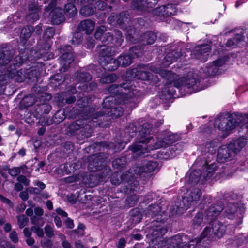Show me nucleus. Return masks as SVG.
<instances>
[{
  "label": "nucleus",
  "mask_w": 248,
  "mask_h": 248,
  "mask_svg": "<svg viewBox=\"0 0 248 248\" xmlns=\"http://www.w3.org/2000/svg\"><path fill=\"white\" fill-rule=\"evenodd\" d=\"M33 228L35 229V232L39 237H42L43 236L44 232L42 229L36 227H34Z\"/></svg>",
  "instance_id": "obj_54"
},
{
  "label": "nucleus",
  "mask_w": 248,
  "mask_h": 248,
  "mask_svg": "<svg viewBox=\"0 0 248 248\" xmlns=\"http://www.w3.org/2000/svg\"><path fill=\"white\" fill-rule=\"evenodd\" d=\"M94 9L95 8L92 5L89 4L87 6H83L80 10V13L84 16H89L94 13Z\"/></svg>",
  "instance_id": "obj_34"
},
{
  "label": "nucleus",
  "mask_w": 248,
  "mask_h": 248,
  "mask_svg": "<svg viewBox=\"0 0 248 248\" xmlns=\"http://www.w3.org/2000/svg\"><path fill=\"white\" fill-rule=\"evenodd\" d=\"M76 165L75 163H66L64 166L65 171L66 173H70L74 172L76 169Z\"/></svg>",
  "instance_id": "obj_42"
},
{
  "label": "nucleus",
  "mask_w": 248,
  "mask_h": 248,
  "mask_svg": "<svg viewBox=\"0 0 248 248\" xmlns=\"http://www.w3.org/2000/svg\"><path fill=\"white\" fill-rule=\"evenodd\" d=\"M30 100L31 101V103H30L29 104H27L26 105L27 106H31V105H32L34 103V98L32 97H31V96H28V97L24 98L23 102H26V100Z\"/></svg>",
  "instance_id": "obj_58"
},
{
  "label": "nucleus",
  "mask_w": 248,
  "mask_h": 248,
  "mask_svg": "<svg viewBox=\"0 0 248 248\" xmlns=\"http://www.w3.org/2000/svg\"><path fill=\"white\" fill-rule=\"evenodd\" d=\"M174 53V52H172L166 55L162 62L163 66L166 67L169 66L174 61H175L178 58V57L184 58L186 56L185 54H184L185 53H182L181 55L177 54L176 52H175V54Z\"/></svg>",
  "instance_id": "obj_24"
},
{
  "label": "nucleus",
  "mask_w": 248,
  "mask_h": 248,
  "mask_svg": "<svg viewBox=\"0 0 248 248\" xmlns=\"http://www.w3.org/2000/svg\"><path fill=\"white\" fill-rule=\"evenodd\" d=\"M115 33L117 36L115 39V45L117 46H119L121 44L123 39L121 31H116Z\"/></svg>",
  "instance_id": "obj_43"
},
{
  "label": "nucleus",
  "mask_w": 248,
  "mask_h": 248,
  "mask_svg": "<svg viewBox=\"0 0 248 248\" xmlns=\"http://www.w3.org/2000/svg\"><path fill=\"white\" fill-rule=\"evenodd\" d=\"M15 188L16 190L19 191L22 189L23 186L19 183H17L15 185Z\"/></svg>",
  "instance_id": "obj_63"
},
{
  "label": "nucleus",
  "mask_w": 248,
  "mask_h": 248,
  "mask_svg": "<svg viewBox=\"0 0 248 248\" xmlns=\"http://www.w3.org/2000/svg\"><path fill=\"white\" fill-rule=\"evenodd\" d=\"M81 125L80 121L77 120L70 126V128L71 130H77L80 128Z\"/></svg>",
  "instance_id": "obj_48"
},
{
  "label": "nucleus",
  "mask_w": 248,
  "mask_h": 248,
  "mask_svg": "<svg viewBox=\"0 0 248 248\" xmlns=\"http://www.w3.org/2000/svg\"><path fill=\"white\" fill-rule=\"evenodd\" d=\"M54 222L56 225L57 227H60L62 225V222L60 218V217L58 216H55L54 217Z\"/></svg>",
  "instance_id": "obj_60"
},
{
  "label": "nucleus",
  "mask_w": 248,
  "mask_h": 248,
  "mask_svg": "<svg viewBox=\"0 0 248 248\" xmlns=\"http://www.w3.org/2000/svg\"><path fill=\"white\" fill-rule=\"evenodd\" d=\"M88 104V102L86 97H82L77 101V104L80 108H84Z\"/></svg>",
  "instance_id": "obj_45"
},
{
  "label": "nucleus",
  "mask_w": 248,
  "mask_h": 248,
  "mask_svg": "<svg viewBox=\"0 0 248 248\" xmlns=\"http://www.w3.org/2000/svg\"><path fill=\"white\" fill-rule=\"evenodd\" d=\"M211 48L208 45H203L201 46H196L195 48L193 55L194 58L200 60L201 61L204 62L206 60L207 53Z\"/></svg>",
  "instance_id": "obj_17"
},
{
  "label": "nucleus",
  "mask_w": 248,
  "mask_h": 248,
  "mask_svg": "<svg viewBox=\"0 0 248 248\" xmlns=\"http://www.w3.org/2000/svg\"><path fill=\"white\" fill-rule=\"evenodd\" d=\"M134 80L130 81L128 83H124L121 85L115 84L112 85L109 91L110 93L116 95V97L114 99L112 97H108L106 98L103 101V107L109 109L110 107V103L113 101H116V103L126 104L135 103L136 98L138 97L137 94V90L134 89L132 87L134 84Z\"/></svg>",
  "instance_id": "obj_5"
},
{
  "label": "nucleus",
  "mask_w": 248,
  "mask_h": 248,
  "mask_svg": "<svg viewBox=\"0 0 248 248\" xmlns=\"http://www.w3.org/2000/svg\"><path fill=\"white\" fill-rule=\"evenodd\" d=\"M159 170L158 164L156 161H145L142 165L131 169L126 171L125 174H122L121 172L114 173L111 179L112 184L115 185L119 184L122 181L127 183V190L137 191L138 188L139 183L136 179L138 176L141 175L143 173H153L157 172Z\"/></svg>",
  "instance_id": "obj_3"
},
{
  "label": "nucleus",
  "mask_w": 248,
  "mask_h": 248,
  "mask_svg": "<svg viewBox=\"0 0 248 248\" xmlns=\"http://www.w3.org/2000/svg\"><path fill=\"white\" fill-rule=\"evenodd\" d=\"M65 225L67 227L72 229L74 227V223L72 220L68 218L65 221Z\"/></svg>",
  "instance_id": "obj_55"
},
{
  "label": "nucleus",
  "mask_w": 248,
  "mask_h": 248,
  "mask_svg": "<svg viewBox=\"0 0 248 248\" xmlns=\"http://www.w3.org/2000/svg\"><path fill=\"white\" fill-rule=\"evenodd\" d=\"M234 155L232 150L230 148V144L227 146L222 145L218 150L217 160L220 163L226 161L227 159Z\"/></svg>",
  "instance_id": "obj_16"
},
{
  "label": "nucleus",
  "mask_w": 248,
  "mask_h": 248,
  "mask_svg": "<svg viewBox=\"0 0 248 248\" xmlns=\"http://www.w3.org/2000/svg\"><path fill=\"white\" fill-rule=\"evenodd\" d=\"M28 239L26 240V243L29 246L32 245L34 243V239L30 237H28Z\"/></svg>",
  "instance_id": "obj_64"
},
{
  "label": "nucleus",
  "mask_w": 248,
  "mask_h": 248,
  "mask_svg": "<svg viewBox=\"0 0 248 248\" xmlns=\"http://www.w3.org/2000/svg\"><path fill=\"white\" fill-rule=\"evenodd\" d=\"M83 39L82 34L80 32H77L73 34L71 42L73 45H78Z\"/></svg>",
  "instance_id": "obj_39"
},
{
  "label": "nucleus",
  "mask_w": 248,
  "mask_h": 248,
  "mask_svg": "<svg viewBox=\"0 0 248 248\" xmlns=\"http://www.w3.org/2000/svg\"><path fill=\"white\" fill-rule=\"evenodd\" d=\"M217 144L218 142L217 140L208 142L206 143L204 149L202 151L204 152H209L213 154L215 151V149H214L217 146Z\"/></svg>",
  "instance_id": "obj_33"
},
{
  "label": "nucleus",
  "mask_w": 248,
  "mask_h": 248,
  "mask_svg": "<svg viewBox=\"0 0 248 248\" xmlns=\"http://www.w3.org/2000/svg\"><path fill=\"white\" fill-rule=\"evenodd\" d=\"M51 22L54 24H59L64 20L63 13L61 9L56 8L50 13Z\"/></svg>",
  "instance_id": "obj_19"
},
{
  "label": "nucleus",
  "mask_w": 248,
  "mask_h": 248,
  "mask_svg": "<svg viewBox=\"0 0 248 248\" xmlns=\"http://www.w3.org/2000/svg\"><path fill=\"white\" fill-rule=\"evenodd\" d=\"M106 27L101 26L98 27L95 34V37L96 39H100L103 43H114V39L109 32H105L106 31Z\"/></svg>",
  "instance_id": "obj_15"
},
{
  "label": "nucleus",
  "mask_w": 248,
  "mask_h": 248,
  "mask_svg": "<svg viewBox=\"0 0 248 248\" xmlns=\"http://www.w3.org/2000/svg\"><path fill=\"white\" fill-rule=\"evenodd\" d=\"M98 111L94 112V109H91L89 112L86 114L87 118H85V119L89 120V123H90L91 124H93V126H97L98 124L96 116L98 115Z\"/></svg>",
  "instance_id": "obj_29"
},
{
  "label": "nucleus",
  "mask_w": 248,
  "mask_h": 248,
  "mask_svg": "<svg viewBox=\"0 0 248 248\" xmlns=\"http://www.w3.org/2000/svg\"><path fill=\"white\" fill-rule=\"evenodd\" d=\"M23 232H24V234L25 235V236H26V237H30V236L31 235V231L30 229H29V228H25L24 230H23Z\"/></svg>",
  "instance_id": "obj_59"
},
{
  "label": "nucleus",
  "mask_w": 248,
  "mask_h": 248,
  "mask_svg": "<svg viewBox=\"0 0 248 248\" xmlns=\"http://www.w3.org/2000/svg\"><path fill=\"white\" fill-rule=\"evenodd\" d=\"M115 48L112 46H107L103 45L97 48V51L100 55V65L104 69L108 70H115L119 65L126 67L129 65L133 59L138 57L140 50L136 47H132L128 52V55L123 54L120 56L117 60H114L111 57L115 54Z\"/></svg>",
  "instance_id": "obj_2"
},
{
  "label": "nucleus",
  "mask_w": 248,
  "mask_h": 248,
  "mask_svg": "<svg viewBox=\"0 0 248 248\" xmlns=\"http://www.w3.org/2000/svg\"><path fill=\"white\" fill-rule=\"evenodd\" d=\"M32 31V27L27 26L23 28L21 31V38L24 40H27L31 35Z\"/></svg>",
  "instance_id": "obj_37"
},
{
  "label": "nucleus",
  "mask_w": 248,
  "mask_h": 248,
  "mask_svg": "<svg viewBox=\"0 0 248 248\" xmlns=\"http://www.w3.org/2000/svg\"><path fill=\"white\" fill-rule=\"evenodd\" d=\"M78 0H67L69 2L65 5L64 14L69 17L74 16L77 13V9L72 2L76 3Z\"/></svg>",
  "instance_id": "obj_26"
},
{
  "label": "nucleus",
  "mask_w": 248,
  "mask_h": 248,
  "mask_svg": "<svg viewBox=\"0 0 248 248\" xmlns=\"http://www.w3.org/2000/svg\"><path fill=\"white\" fill-rule=\"evenodd\" d=\"M0 248H15V246L8 241L2 240L0 242Z\"/></svg>",
  "instance_id": "obj_46"
},
{
  "label": "nucleus",
  "mask_w": 248,
  "mask_h": 248,
  "mask_svg": "<svg viewBox=\"0 0 248 248\" xmlns=\"http://www.w3.org/2000/svg\"><path fill=\"white\" fill-rule=\"evenodd\" d=\"M76 98L74 96H71L69 97L68 98L65 99V102L68 104H71L75 101Z\"/></svg>",
  "instance_id": "obj_62"
},
{
  "label": "nucleus",
  "mask_w": 248,
  "mask_h": 248,
  "mask_svg": "<svg viewBox=\"0 0 248 248\" xmlns=\"http://www.w3.org/2000/svg\"><path fill=\"white\" fill-rule=\"evenodd\" d=\"M75 76L77 80L81 82V84L78 86V88L82 87V90L84 91L88 92L96 88L97 84L94 82H92L88 86L87 82L92 78L91 76L89 73H85L83 71H80L79 72H77L75 74Z\"/></svg>",
  "instance_id": "obj_9"
},
{
  "label": "nucleus",
  "mask_w": 248,
  "mask_h": 248,
  "mask_svg": "<svg viewBox=\"0 0 248 248\" xmlns=\"http://www.w3.org/2000/svg\"><path fill=\"white\" fill-rule=\"evenodd\" d=\"M202 195L201 190L198 188L191 191L188 196L184 197L182 200V203H180L177 207L176 213L182 214L186 211L190 206L195 205L196 201L199 200Z\"/></svg>",
  "instance_id": "obj_8"
},
{
  "label": "nucleus",
  "mask_w": 248,
  "mask_h": 248,
  "mask_svg": "<svg viewBox=\"0 0 248 248\" xmlns=\"http://www.w3.org/2000/svg\"><path fill=\"white\" fill-rule=\"evenodd\" d=\"M156 38V35L154 32L151 31L147 32L142 37L143 44L146 42L148 44H152L154 43Z\"/></svg>",
  "instance_id": "obj_32"
},
{
  "label": "nucleus",
  "mask_w": 248,
  "mask_h": 248,
  "mask_svg": "<svg viewBox=\"0 0 248 248\" xmlns=\"http://www.w3.org/2000/svg\"><path fill=\"white\" fill-rule=\"evenodd\" d=\"M225 61L222 59H217L209 64L204 69H201L200 73L203 72L205 75L214 76L221 73V67L225 63Z\"/></svg>",
  "instance_id": "obj_11"
},
{
  "label": "nucleus",
  "mask_w": 248,
  "mask_h": 248,
  "mask_svg": "<svg viewBox=\"0 0 248 248\" xmlns=\"http://www.w3.org/2000/svg\"><path fill=\"white\" fill-rule=\"evenodd\" d=\"M137 128L136 126L133 124H130L128 126L126 127L124 131V135L123 141L118 143V145L115 146L114 148L116 151L123 149L125 144L130 141V139L133 138L136 135Z\"/></svg>",
  "instance_id": "obj_12"
},
{
  "label": "nucleus",
  "mask_w": 248,
  "mask_h": 248,
  "mask_svg": "<svg viewBox=\"0 0 248 248\" xmlns=\"http://www.w3.org/2000/svg\"><path fill=\"white\" fill-rule=\"evenodd\" d=\"M38 9L35 4L29 5V14L26 16V20L28 21L32 22L39 18Z\"/></svg>",
  "instance_id": "obj_20"
},
{
  "label": "nucleus",
  "mask_w": 248,
  "mask_h": 248,
  "mask_svg": "<svg viewBox=\"0 0 248 248\" xmlns=\"http://www.w3.org/2000/svg\"><path fill=\"white\" fill-rule=\"evenodd\" d=\"M126 241L124 238H121L118 244V248H124L125 245Z\"/></svg>",
  "instance_id": "obj_56"
},
{
  "label": "nucleus",
  "mask_w": 248,
  "mask_h": 248,
  "mask_svg": "<svg viewBox=\"0 0 248 248\" xmlns=\"http://www.w3.org/2000/svg\"><path fill=\"white\" fill-rule=\"evenodd\" d=\"M20 198L24 201H26L28 198V194L27 192H22L20 194Z\"/></svg>",
  "instance_id": "obj_61"
},
{
  "label": "nucleus",
  "mask_w": 248,
  "mask_h": 248,
  "mask_svg": "<svg viewBox=\"0 0 248 248\" xmlns=\"http://www.w3.org/2000/svg\"><path fill=\"white\" fill-rule=\"evenodd\" d=\"M18 181L24 184L25 186H28L29 184V181L26 178L25 176L20 175L17 178Z\"/></svg>",
  "instance_id": "obj_50"
},
{
  "label": "nucleus",
  "mask_w": 248,
  "mask_h": 248,
  "mask_svg": "<svg viewBox=\"0 0 248 248\" xmlns=\"http://www.w3.org/2000/svg\"><path fill=\"white\" fill-rule=\"evenodd\" d=\"M153 13L158 16H169L176 14V7L172 4L163 5L154 9Z\"/></svg>",
  "instance_id": "obj_13"
},
{
  "label": "nucleus",
  "mask_w": 248,
  "mask_h": 248,
  "mask_svg": "<svg viewBox=\"0 0 248 248\" xmlns=\"http://www.w3.org/2000/svg\"><path fill=\"white\" fill-rule=\"evenodd\" d=\"M152 126L144 123L139 132L138 141L129 147L134 157L145 156L152 150L165 147L179 140V136L170 132H166L163 138H157L151 133Z\"/></svg>",
  "instance_id": "obj_1"
},
{
  "label": "nucleus",
  "mask_w": 248,
  "mask_h": 248,
  "mask_svg": "<svg viewBox=\"0 0 248 248\" xmlns=\"http://www.w3.org/2000/svg\"><path fill=\"white\" fill-rule=\"evenodd\" d=\"M9 174L12 176H16L20 172V168H14L9 170Z\"/></svg>",
  "instance_id": "obj_49"
},
{
  "label": "nucleus",
  "mask_w": 248,
  "mask_h": 248,
  "mask_svg": "<svg viewBox=\"0 0 248 248\" xmlns=\"http://www.w3.org/2000/svg\"><path fill=\"white\" fill-rule=\"evenodd\" d=\"M241 33L242 31L240 32V34L236 35L234 38L228 40L226 44V46L231 48L235 47L239 43L244 39V37Z\"/></svg>",
  "instance_id": "obj_28"
},
{
  "label": "nucleus",
  "mask_w": 248,
  "mask_h": 248,
  "mask_svg": "<svg viewBox=\"0 0 248 248\" xmlns=\"http://www.w3.org/2000/svg\"><path fill=\"white\" fill-rule=\"evenodd\" d=\"M126 163V158L123 156L119 158H117L113 161L112 166L115 169H120L123 168Z\"/></svg>",
  "instance_id": "obj_35"
},
{
  "label": "nucleus",
  "mask_w": 248,
  "mask_h": 248,
  "mask_svg": "<svg viewBox=\"0 0 248 248\" xmlns=\"http://www.w3.org/2000/svg\"><path fill=\"white\" fill-rule=\"evenodd\" d=\"M123 13L120 14L119 16H111L108 17V20L110 24H112V20H117V23L120 25L121 26H123V24H124L127 21V18L125 17Z\"/></svg>",
  "instance_id": "obj_31"
},
{
  "label": "nucleus",
  "mask_w": 248,
  "mask_h": 248,
  "mask_svg": "<svg viewBox=\"0 0 248 248\" xmlns=\"http://www.w3.org/2000/svg\"><path fill=\"white\" fill-rule=\"evenodd\" d=\"M135 199H136L135 196L128 197L127 199V202H129V206H133L135 204V203L137 200V199H136V200H135Z\"/></svg>",
  "instance_id": "obj_53"
},
{
  "label": "nucleus",
  "mask_w": 248,
  "mask_h": 248,
  "mask_svg": "<svg viewBox=\"0 0 248 248\" xmlns=\"http://www.w3.org/2000/svg\"><path fill=\"white\" fill-rule=\"evenodd\" d=\"M56 212L58 214L62 216V217H66L67 216V214L65 211L62 210L60 208H57Z\"/></svg>",
  "instance_id": "obj_57"
},
{
  "label": "nucleus",
  "mask_w": 248,
  "mask_h": 248,
  "mask_svg": "<svg viewBox=\"0 0 248 248\" xmlns=\"http://www.w3.org/2000/svg\"><path fill=\"white\" fill-rule=\"evenodd\" d=\"M79 180V176H77L76 174H74L72 176H70L68 177H66L65 178V181L66 183H72L75 181H78Z\"/></svg>",
  "instance_id": "obj_47"
},
{
  "label": "nucleus",
  "mask_w": 248,
  "mask_h": 248,
  "mask_svg": "<svg viewBox=\"0 0 248 248\" xmlns=\"http://www.w3.org/2000/svg\"><path fill=\"white\" fill-rule=\"evenodd\" d=\"M201 158H198L195 161L194 165L197 166H202L203 167V172H201L200 169L192 170L189 176L188 183L191 185H194L196 184H202L205 181L216 179L217 174L221 175L222 173L225 175L226 171L225 170L226 168L224 169L222 172L220 169L223 168L221 166V164L218 163L211 164L209 167H206L207 161L204 159L203 161H200Z\"/></svg>",
  "instance_id": "obj_4"
},
{
  "label": "nucleus",
  "mask_w": 248,
  "mask_h": 248,
  "mask_svg": "<svg viewBox=\"0 0 248 248\" xmlns=\"http://www.w3.org/2000/svg\"><path fill=\"white\" fill-rule=\"evenodd\" d=\"M133 73L135 74V78L141 80H152L153 75L149 72H147L144 70H135L134 69L132 71Z\"/></svg>",
  "instance_id": "obj_27"
},
{
  "label": "nucleus",
  "mask_w": 248,
  "mask_h": 248,
  "mask_svg": "<svg viewBox=\"0 0 248 248\" xmlns=\"http://www.w3.org/2000/svg\"><path fill=\"white\" fill-rule=\"evenodd\" d=\"M222 210V207L220 205H216L209 208L203 215L202 213H198L193 220L192 225L194 227L201 226L202 223L208 222L212 221L217 216Z\"/></svg>",
  "instance_id": "obj_7"
},
{
  "label": "nucleus",
  "mask_w": 248,
  "mask_h": 248,
  "mask_svg": "<svg viewBox=\"0 0 248 248\" xmlns=\"http://www.w3.org/2000/svg\"><path fill=\"white\" fill-rule=\"evenodd\" d=\"M177 146H178V144L174 145H171L169 149L170 150V155L171 157H174L178 153H175V152L177 150Z\"/></svg>",
  "instance_id": "obj_52"
},
{
  "label": "nucleus",
  "mask_w": 248,
  "mask_h": 248,
  "mask_svg": "<svg viewBox=\"0 0 248 248\" xmlns=\"http://www.w3.org/2000/svg\"><path fill=\"white\" fill-rule=\"evenodd\" d=\"M55 33V30L53 27L47 28L44 34V39H50L52 38Z\"/></svg>",
  "instance_id": "obj_40"
},
{
  "label": "nucleus",
  "mask_w": 248,
  "mask_h": 248,
  "mask_svg": "<svg viewBox=\"0 0 248 248\" xmlns=\"http://www.w3.org/2000/svg\"><path fill=\"white\" fill-rule=\"evenodd\" d=\"M151 71L159 73L161 77L166 79L168 80L166 83L173 82L174 86L176 87H186L189 89H192L193 92H196L198 91L196 88L197 85L199 83L201 78L204 77V76L202 75L201 73H200V75L198 76L197 73L189 71L186 76L176 80L177 76L170 71L154 68H152Z\"/></svg>",
  "instance_id": "obj_6"
},
{
  "label": "nucleus",
  "mask_w": 248,
  "mask_h": 248,
  "mask_svg": "<svg viewBox=\"0 0 248 248\" xmlns=\"http://www.w3.org/2000/svg\"><path fill=\"white\" fill-rule=\"evenodd\" d=\"M72 47L69 45H67L60 49L62 55L61 57L60 61L62 67L61 68V72H65L67 67L74 60V55L71 52Z\"/></svg>",
  "instance_id": "obj_10"
},
{
  "label": "nucleus",
  "mask_w": 248,
  "mask_h": 248,
  "mask_svg": "<svg viewBox=\"0 0 248 248\" xmlns=\"http://www.w3.org/2000/svg\"><path fill=\"white\" fill-rule=\"evenodd\" d=\"M51 83L55 84V86H57V83H58V85H60L63 80H62V77L60 74H57L51 78L50 79Z\"/></svg>",
  "instance_id": "obj_41"
},
{
  "label": "nucleus",
  "mask_w": 248,
  "mask_h": 248,
  "mask_svg": "<svg viewBox=\"0 0 248 248\" xmlns=\"http://www.w3.org/2000/svg\"><path fill=\"white\" fill-rule=\"evenodd\" d=\"M94 28V23L89 19L81 21L78 27L79 31H84L87 34L91 33Z\"/></svg>",
  "instance_id": "obj_21"
},
{
  "label": "nucleus",
  "mask_w": 248,
  "mask_h": 248,
  "mask_svg": "<svg viewBox=\"0 0 248 248\" xmlns=\"http://www.w3.org/2000/svg\"><path fill=\"white\" fill-rule=\"evenodd\" d=\"M9 237L14 243H17L18 241L17 233L15 231L12 232L10 234Z\"/></svg>",
  "instance_id": "obj_51"
},
{
  "label": "nucleus",
  "mask_w": 248,
  "mask_h": 248,
  "mask_svg": "<svg viewBox=\"0 0 248 248\" xmlns=\"http://www.w3.org/2000/svg\"><path fill=\"white\" fill-rule=\"evenodd\" d=\"M45 231L46 235L48 237H51L54 234L53 230L52 227L49 225H46L45 227Z\"/></svg>",
  "instance_id": "obj_44"
},
{
  "label": "nucleus",
  "mask_w": 248,
  "mask_h": 248,
  "mask_svg": "<svg viewBox=\"0 0 248 248\" xmlns=\"http://www.w3.org/2000/svg\"><path fill=\"white\" fill-rule=\"evenodd\" d=\"M117 76L114 74H111L105 76L100 79V82L102 83H109L115 81Z\"/></svg>",
  "instance_id": "obj_38"
},
{
  "label": "nucleus",
  "mask_w": 248,
  "mask_h": 248,
  "mask_svg": "<svg viewBox=\"0 0 248 248\" xmlns=\"http://www.w3.org/2000/svg\"><path fill=\"white\" fill-rule=\"evenodd\" d=\"M34 212L35 215L31 218L32 223L38 226H43L44 222L42 220L41 216L44 213L43 210L40 207H36Z\"/></svg>",
  "instance_id": "obj_22"
},
{
  "label": "nucleus",
  "mask_w": 248,
  "mask_h": 248,
  "mask_svg": "<svg viewBox=\"0 0 248 248\" xmlns=\"http://www.w3.org/2000/svg\"><path fill=\"white\" fill-rule=\"evenodd\" d=\"M123 104L117 105L116 107L111 108L110 112H108V114L111 116L113 118H117L121 116L124 112Z\"/></svg>",
  "instance_id": "obj_30"
},
{
  "label": "nucleus",
  "mask_w": 248,
  "mask_h": 248,
  "mask_svg": "<svg viewBox=\"0 0 248 248\" xmlns=\"http://www.w3.org/2000/svg\"><path fill=\"white\" fill-rule=\"evenodd\" d=\"M174 53V52H172L166 55L162 62L163 66L166 67L169 66L174 61H175L178 58V57L184 58L186 56L185 54H184L185 53H182L181 55L177 54L176 52H175V54Z\"/></svg>",
  "instance_id": "obj_23"
},
{
  "label": "nucleus",
  "mask_w": 248,
  "mask_h": 248,
  "mask_svg": "<svg viewBox=\"0 0 248 248\" xmlns=\"http://www.w3.org/2000/svg\"><path fill=\"white\" fill-rule=\"evenodd\" d=\"M17 219L18 226L20 229L25 227L29 222L28 218L24 215L18 216Z\"/></svg>",
  "instance_id": "obj_36"
},
{
  "label": "nucleus",
  "mask_w": 248,
  "mask_h": 248,
  "mask_svg": "<svg viewBox=\"0 0 248 248\" xmlns=\"http://www.w3.org/2000/svg\"><path fill=\"white\" fill-rule=\"evenodd\" d=\"M225 215L229 219H232L237 217L240 220L242 218V210L238 208L237 205L230 203L224 209Z\"/></svg>",
  "instance_id": "obj_14"
},
{
  "label": "nucleus",
  "mask_w": 248,
  "mask_h": 248,
  "mask_svg": "<svg viewBox=\"0 0 248 248\" xmlns=\"http://www.w3.org/2000/svg\"><path fill=\"white\" fill-rule=\"evenodd\" d=\"M247 143L246 140L243 138L238 139L233 143L230 144V148L231 149L234 155L240 152L241 150L245 146Z\"/></svg>",
  "instance_id": "obj_25"
},
{
  "label": "nucleus",
  "mask_w": 248,
  "mask_h": 248,
  "mask_svg": "<svg viewBox=\"0 0 248 248\" xmlns=\"http://www.w3.org/2000/svg\"><path fill=\"white\" fill-rule=\"evenodd\" d=\"M157 1L158 0H134L133 6L139 10L144 11L154 6Z\"/></svg>",
  "instance_id": "obj_18"
}]
</instances>
